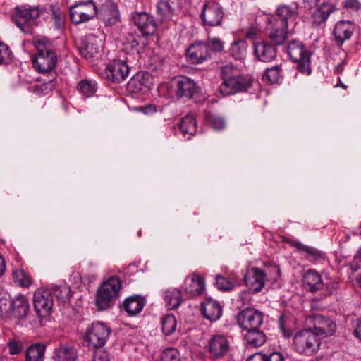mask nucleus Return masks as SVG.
<instances>
[{"mask_svg":"<svg viewBox=\"0 0 361 361\" xmlns=\"http://www.w3.org/2000/svg\"><path fill=\"white\" fill-rule=\"evenodd\" d=\"M320 0H303L304 4H306L305 7L311 8L314 6L317 5Z\"/></svg>","mask_w":361,"mask_h":361,"instance_id":"e2e57ef3","label":"nucleus"},{"mask_svg":"<svg viewBox=\"0 0 361 361\" xmlns=\"http://www.w3.org/2000/svg\"><path fill=\"white\" fill-rule=\"evenodd\" d=\"M255 36L256 32L252 30H248L245 34V37L248 39H253L255 37Z\"/></svg>","mask_w":361,"mask_h":361,"instance_id":"338daca9","label":"nucleus"},{"mask_svg":"<svg viewBox=\"0 0 361 361\" xmlns=\"http://www.w3.org/2000/svg\"><path fill=\"white\" fill-rule=\"evenodd\" d=\"M151 80L152 77L147 72H138L128 82L127 90L135 94L145 92L152 84Z\"/></svg>","mask_w":361,"mask_h":361,"instance_id":"aec40b11","label":"nucleus"},{"mask_svg":"<svg viewBox=\"0 0 361 361\" xmlns=\"http://www.w3.org/2000/svg\"><path fill=\"white\" fill-rule=\"evenodd\" d=\"M336 9V6L333 4L323 2L312 15L313 23L320 25L324 23L329 15L334 12Z\"/></svg>","mask_w":361,"mask_h":361,"instance_id":"c756f323","label":"nucleus"},{"mask_svg":"<svg viewBox=\"0 0 361 361\" xmlns=\"http://www.w3.org/2000/svg\"><path fill=\"white\" fill-rule=\"evenodd\" d=\"M51 293V298H56L58 300L62 302H66L69 300L71 295L70 287L63 286H55L52 288L51 290H49Z\"/></svg>","mask_w":361,"mask_h":361,"instance_id":"58836bf2","label":"nucleus"},{"mask_svg":"<svg viewBox=\"0 0 361 361\" xmlns=\"http://www.w3.org/2000/svg\"><path fill=\"white\" fill-rule=\"evenodd\" d=\"M290 245L296 247L298 250L306 253V259L313 262H320L325 259V254L318 249L305 245L300 242L293 241Z\"/></svg>","mask_w":361,"mask_h":361,"instance_id":"c85d7f7f","label":"nucleus"},{"mask_svg":"<svg viewBox=\"0 0 361 361\" xmlns=\"http://www.w3.org/2000/svg\"><path fill=\"white\" fill-rule=\"evenodd\" d=\"M265 357H267L266 353L259 352L250 355L246 361H266Z\"/></svg>","mask_w":361,"mask_h":361,"instance_id":"bf43d9fd","label":"nucleus"},{"mask_svg":"<svg viewBox=\"0 0 361 361\" xmlns=\"http://www.w3.org/2000/svg\"><path fill=\"white\" fill-rule=\"evenodd\" d=\"M314 328L318 337L319 335L331 336L336 329L335 323L328 317L318 314L314 317Z\"/></svg>","mask_w":361,"mask_h":361,"instance_id":"b1692460","label":"nucleus"},{"mask_svg":"<svg viewBox=\"0 0 361 361\" xmlns=\"http://www.w3.org/2000/svg\"><path fill=\"white\" fill-rule=\"evenodd\" d=\"M132 20L145 36L153 35L157 30V24L152 16L146 12H137L133 15Z\"/></svg>","mask_w":361,"mask_h":361,"instance_id":"6ab92c4d","label":"nucleus"},{"mask_svg":"<svg viewBox=\"0 0 361 361\" xmlns=\"http://www.w3.org/2000/svg\"><path fill=\"white\" fill-rule=\"evenodd\" d=\"M53 307L51 293L49 290L35 292L34 294V307L36 313L40 317L49 316Z\"/></svg>","mask_w":361,"mask_h":361,"instance_id":"9b49d317","label":"nucleus"},{"mask_svg":"<svg viewBox=\"0 0 361 361\" xmlns=\"http://www.w3.org/2000/svg\"><path fill=\"white\" fill-rule=\"evenodd\" d=\"M29 310L30 305L24 295H18L10 302V316L16 319L20 320L25 318Z\"/></svg>","mask_w":361,"mask_h":361,"instance_id":"4be33fe9","label":"nucleus"},{"mask_svg":"<svg viewBox=\"0 0 361 361\" xmlns=\"http://www.w3.org/2000/svg\"><path fill=\"white\" fill-rule=\"evenodd\" d=\"M354 335L361 341V319H357V325L354 330Z\"/></svg>","mask_w":361,"mask_h":361,"instance_id":"680f3d73","label":"nucleus"},{"mask_svg":"<svg viewBox=\"0 0 361 361\" xmlns=\"http://www.w3.org/2000/svg\"><path fill=\"white\" fill-rule=\"evenodd\" d=\"M160 361H180L179 352L173 348H166L162 352Z\"/></svg>","mask_w":361,"mask_h":361,"instance_id":"49530a36","label":"nucleus"},{"mask_svg":"<svg viewBox=\"0 0 361 361\" xmlns=\"http://www.w3.org/2000/svg\"><path fill=\"white\" fill-rule=\"evenodd\" d=\"M110 333V329L103 322H94L85 335L87 345L94 348L103 347Z\"/></svg>","mask_w":361,"mask_h":361,"instance_id":"6e6552de","label":"nucleus"},{"mask_svg":"<svg viewBox=\"0 0 361 361\" xmlns=\"http://www.w3.org/2000/svg\"><path fill=\"white\" fill-rule=\"evenodd\" d=\"M345 64V62H344V61H343V62H341L340 64H338V66H336L335 67L334 72H335L336 73H337V74H340V73H341L343 72V67H344Z\"/></svg>","mask_w":361,"mask_h":361,"instance_id":"69168bd1","label":"nucleus"},{"mask_svg":"<svg viewBox=\"0 0 361 361\" xmlns=\"http://www.w3.org/2000/svg\"><path fill=\"white\" fill-rule=\"evenodd\" d=\"M46 345L43 343H35L26 350L25 361H44Z\"/></svg>","mask_w":361,"mask_h":361,"instance_id":"f704fd0d","label":"nucleus"},{"mask_svg":"<svg viewBox=\"0 0 361 361\" xmlns=\"http://www.w3.org/2000/svg\"><path fill=\"white\" fill-rule=\"evenodd\" d=\"M11 302L12 300H8L6 298H0V312L2 314H10V302Z\"/></svg>","mask_w":361,"mask_h":361,"instance_id":"13d9d810","label":"nucleus"},{"mask_svg":"<svg viewBox=\"0 0 361 361\" xmlns=\"http://www.w3.org/2000/svg\"><path fill=\"white\" fill-rule=\"evenodd\" d=\"M287 53L293 62L297 63V69L302 73H311V54L303 43L298 40H292L287 47Z\"/></svg>","mask_w":361,"mask_h":361,"instance_id":"423d86ee","label":"nucleus"},{"mask_svg":"<svg viewBox=\"0 0 361 361\" xmlns=\"http://www.w3.org/2000/svg\"><path fill=\"white\" fill-rule=\"evenodd\" d=\"M279 327L286 338H290L292 336V331L286 326V318L283 314L280 315L279 318Z\"/></svg>","mask_w":361,"mask_h":361,"instance_id":"5fc2aeb1","label":"nucleus"},{"mask_svg":"<svg viewBox=\"0 0 361 361\" xmlns=\"http://www.w3.org/2000/svg\"><path fill=\"white\" fill-rule=\"evenodd\" d=\"M34 67L39 73L51 72L57 61V55L54 50L37 52L32 59Z\"/></svg>","mask_w":361,"mask_h":361,"instance_id":"ddd939ff","label":"nucleus"},{"mask_svg":"<svg viewBox=\"0 0 361 361\" xmlns=\"http://www.w3.org/2000/svg\"><path fill=\"white\" fill-rule=\"evenodd\" d=\"M265 276L264 270L254 267L249 274L244 276L245 283L253 293L259 292L264 286Z\"/></svg>","mask_w":361,"mask_h":361,"instance_id":"412c9836","label":"nucleus"},{"mask_svg":"<svg viewBox=\"0 0 361 361\" xmlns=\"http://www.w3.org/2000/svg\"><path fill=\"white\" fill-rule=\"evenodd\" d=\"M185 290L191 296L200 295L204 288V279L197 274H192L185 280Z\"/></svg>","mask_w":361,"mask_h":361,"instance_id":"bb28decb","label":"nucleus"},{"mask_svg":"<svg viewBox=\"0 0 361 361\" xmlns=\"http://www.w3.org/2000/svg\"><path fill=\"white\" fill-rule=\"evenodd\" d=\"M145 302V298L140 295L130 296L124 300L123 308L129 316H135L141 312Z\"/></svg>","mask_w":361,"mask_h":361,"instance_id":"cd10ccee","label":"nucleus"},{"mask_svg":"<svg viewBox=\"0 0 361 361\" xmlns=\"http://www.w3.org/2000/svg\"><path fill=\"white\" fill-rule=\"evenodd\" d=\"M99 15L106 26L114 25L120 21L118 6L111 0H106L102 4Z\"/></svg>","mask_w":361,"mask_h":361,"instance_id":"a211bd4d","label":"nucleus"},{"mask_svg":"<svg viewBox=\"0 0 361 361\" xmlns=\"http://www.w3.org/2000/svg\"><path fill=\"white\" fill-rule=\"evenodd\" d=\"M207 348L212 359H222L229 351L230 343L225 336L216 334L211 337Z\"/></svg>","mask_w":361,"mask_h":361,"instance_id":"9d476101","label":"nucleus"},{"mask_svg":"<svg viewBox=\"0 0 361 361\" xmlns=\"http://www.w3.org/2000/svg\"><path fill=\"white\" fill-rule=\"evenodd\" d=\"M204 43L208 44L209 51L212 50L215 52L221 51L224 49V42L217 37H209Z\"/></svg>","mask_w":361,"mask_h":361,"instance_id":"09e8293b","label":"nucleus"},{"mask_svg":"<svg viewBox=\"0 0 361 361\" xmlns=\"http://www.w3.org/2000/svg\"><path fill=\"white\" fill-rule=\"evenodd\" d=\"M201 312L207 319L215 322L221 316L222 309L219 302L212 298H207L201 304Z\"/></svg>","mask_w":361,"mask_h":361,"instance_id":"393cba45","label":"nucleus"},{"mask_svg":"<svg viewBox=\"0 0 361 361\" xmlns=\"http://www.w3.org/2000/svg\"><path fill=\"white\" fill-rule=\"evenodd\" d=\"M176 319L172 314H166L161 317L162 331L166 335L172 334L176 328Z\"/></svg>","mask_w":361,"mask_h":361,"instance_id":"ea45409f","label":"nucleus"},{"mask_svg":"<svg viewBox=\"0 0 361 361\" xmlns=\"http://www.w3.org/2000/svg\"><path fill=\"white\" fill-rule=\"evenodd\" d=\"M355 24L350 20L338 22L334 30L336 42L341 45L345 41L350 39L355 31Z\"/></svg>","mask_w":361,"mask_h":361,"instance_id":"5701e85b","label":"nucleus"},{"mask_svg":"<svg viewBox=\"0 0 361 361\" xmlns=\"http://www.w3.org/2000/svg\"><path fill=\"white\" fill-rule=\"evenodd\" d=\"M186 56L191 63H202L210 58L208 44L204 42H197L191 44L186 51Z\"/></svg>","mask_w":361,"mask_h":361,"instance_id":"dca6fc26","label":"nucleus"},{"mask_svg":"<svg viewBox=\"0 0 361 361\" xmlns=\"http://www.w3.org/2000/svg\"><path fill=\"white\" fill-rule=\"evenodd\" d=\"M277 45L272 40L271 42L267 41L257 42L253 44L254 54L262 62H271L276 58V46Z\"/></svg>","mask_w":361,"mask_h":361,"instance_id":"2eb2a0df","label":"nucleus"},{"mask_svg":"<svg viewBox=\"0 0 361 361\" xmlns=\"http://www.w3.org/2000/svg\"><path fill=\"white\" fill-rule=\"evenodd\" d=\"M265 359L266 361H284L285 360L283 354L276 351L267 354Z\"/></svg>","mask_w":361,"mask_h":361,"instance_id":"4d7b16f0","label":"nucleus"},{"mask_svg":"<svg viewBox=\"0 0 361 361\" xmlns=\"http://www.w3.org/2000/svg\"><path fill=\"white\" fill-rule=\"evenodd\" d=\"M121 288L118 277L113 276L102 283L97 290L96 305L99 310H106L114 305Z\"/></svg>","mask_w":361,"mask_h":361,"instance_id":"20e7f679","label":"nucleus"},{"mask_svg":"<svg viewBox=\"0 0 361 361\" xmlns=\"http://www.w3.org/2000/svg\"><path fill=\"white\" fill-rule=\"evenodd\" d=\"M12 16L13 23L25 34L32 35L37 25V19L44 12L43 7L21 6L16 8Z\"/></svg>","mask_w":361,"mask_h":361,"instance_id":"7ed1b4c3","label":"nucleus"},{"mask_svg":"<svg viewBox=\"0 0 361 361\" xmlns=\"http://www.w3.org/2000/svg\"><path fill=\"white\" fill-rule=\"evenodd\" d=\"M11 54L8 46L0 43V65L8 63L11 59Z\"/></svg>","mask_w":361,"mask_h":361,"instance_id":"3c124183","label":"nucleus"},{"mask_svg":"<svg viewBox=\"0 0 361 361\" xmlns=\"http://www.w3.org/2000/svg\"><path fill=\"white\" fill-rule=\"evenodd\" d=\"M298 15L296 4L278 6L275 15L268 19L267 31L271 40L276 44H284L297 24Z\"/></svg>","mask_w":361,"mask_h":361,"instance_id":"f257e3e1","label":"nucleus"},{"mask_svg":"<svg viewBox=\"0 0 361 361\" xmlns=\"http://www.w3.org/2000/svg\"><path fill=\"white\" fill-rule=\"evenodd\" d=\"M176 95L184 101L192 98L197 92V84L190 78L185 76L178 77L176 83Z\"/></svg>","mask_w":361,"mask_h":361,"instance_id":"f3484780","label":"nucleus"},{"mask_svg":"<svg viewBox=\"0 0 361 361\" xmlns=\"http://www.w3.org/2000/svg\"><path fill=\"white\" fill-rule=\"evenodd\" d=\"M336 87H341L342 88H343L344 90H346L347 89V85H345V84H343L341 80V78H338V82H337V84L336 85Z\"/></svg>","mask_w":361,"mask_h":361,"instance_id":"774afa93","label":"nucleus"},{"mask_svg":"<svg viewBox=\"0 0 361 361\" xmlns=\"http://www.w3.org/2000/svg\"><path fill=\"white\" fill-rule=\"evenodd\" d=\"M204 118L206 122L214 130H220L225 127L226 123L224 119L211 111H206Z\"/></svg>","mask_w":361,"mask_h":361,"instance_id":"a19ab883","label":"nucleus"},{"mask_svg":"<svg viewBox=\"0 0 361 361\" xmlns=\"http://www.w3.org/2000/svg\"><path fill=\"white\" fill-rule=\"evenodd\" d=\"M178 126L184 136L188 135V139H190L197 132V123L192 115L185 116L178 124Z\"/></svg>","mask_w":361,"mask_h":361,"instance_id":"4c0bfd02","label":"nucleus"},{"mask_svg":"<svg viewBox=\"0 0 361 361\" xmlns=\"http://www.w3.org/2000/svg\"><path fill=\"white\" fill-rule=\"evenodd\" d=\"M93 361H109V355L103 347L94 348Z\"/></svg>","mask_w":361,"mask_h":361,"instance_id":"603ef678","label":"nucleus"},{"mask_svg":"<svg viewBox=\"0 0 361 361\" xmlns=\"http://www.w3.org/2000/svg\"><path fill=\"white\" fill-rule=\"evenodd\" d=\"M343 6L345 8L358 11L361 8V4L357 0H345L343 3Z\"/></svg>","mask_w":361,"mask_h":361,"instance_id":"6e6d98bb","label":"nucleus"},{"mask_svg":"<svg viewBox=\"0 0 361 361\" xmlns=\"http://www.w3.org/2000/svg\"><path fill=\"white\" fill-rule=\"evenodd\" d=\"M78 49L80 54L87 60L92 59L99 52L97 39L94 36L83 39Z\"/></svg>","mask_w":361,"mask_h":361,"instance_id":"a878e982","label":"nucleus"},{"mask_svg":"<svg viewBox=\"0 0 361 361\" xmlns=\"http://www.w3.org/2000/svg\"><path fill=\"white\" fill-rule=\"evenodd\" d=\"M282 78V64H279L267 68L262 75V80L269 84H275L279 82Z\"/></svg>","mask_w":361,"mask_h":361,"instance_id":"e433bc0d","label":"nucleus"},{"mask_svg":"<svg viewBox=\"0 0 361 361\" xmlns=\"http://www.w3.org/2000/svg\"><path fill=\"white\" fill-rule=\"evenodd\" d=\"M70 19L74 24H81L93 19L98 9L92 0L75 2L69 7Z\"/></svg>","mask_w":361,"mask_h":361,"instance_id":"0eeeda50","label":"nucleus"},{"mask_svg":"<svg viewBox=\"0 0 361 361\" xmlns=\"http://www.w3.org/2000/svg\"><path fill=\"white\" fill-rule=\"evenodd\" d=\"M304 283L311 292H316L323 288L321 276L314 270H308L304 276Z\"/></svg>","mask_w":361,"mask_h":361,"instance_id":"72a5a7b5","label":"nucleus"},{"mask_svg":"<svg viewBox=\"0 0 361 361\" xmlns=\"http://www.w3.org/2000/svg\"><path fill=\"white\" fill-rule=\"evenodd\" d=\"M263 313L255 308L247 307L237 315L238 325L243 331L259 328L263 323Z\"/></svg>","mask_w":361,"mask_h":361,"instance_id":"1a4fd4ad","label":"nucleus"},{"mask_svg":"<svg viewBox=\"0 0 361 361\" xmlns=\"http://www.w3.org/2000/svg\"><path fill=\"white\" fill-rule=\"evenodd\" d=\"M13 278L15 282L23 287H28L32 282L30 277L23 270L15 271Z\"/></svg>","mask_w":361,"mask_h":361,"instance_id":"c03bdc74","label":"nucleus"},{"mask_svg":"<svg viewBox=\"0 0 361 361\" xmlns=\"http://www.w3.org/2000/svg\"><path fill=\"white\" fill-rule=\"evenodd\" d=\"M359 269H361V248L358 255L354 259V270L357 271Z\"/></svg>","mask_w":361,"mask_h":361,"instance_id":"052dcab7","label":"nucleus"},{"mask_svg":"<svg viewBox=\"0 0 361 361\" xmlns=\"http://www.w3.org/2000/svg\"><path fill=\"white\" fill-rule=\"evenodd\" d=\"M129 67L123 60H114L106 66L105 74L109 80L119 83L128 77Z\"/></svg>","mask_w":361,"mask_h":361,"instance_id":"4468645a","label":"nucleus"},{"mask_svg":"<svg viewBox=\"0 0 361 361\" xmlns=\"http://www.w3.org/2000/svg\"><path fill=\"white\" fill-rule=\"evenodd\" d=\"M9 353L11 355L18 354L23 350V344L20 341L13 339L10 340L7 344Z\"/></svg>","mask_w":361,"mask_h":361,"instance_id":"864d4df0","label":"nucleus"},{"mask_svg":"<svg viewBox=\"0 0 361 361\" xmlns=\"http://www.w3.org/2000/svg\"><path fill=\"white\" fill-rule=\"evenodd\" d=\"M78 90L85 97H91L97 90L96 83L92 81L82 80L78 85Z\"/></svg>","mask_w":361,"mask_h":361,"instance_id":"37998d69","label":"nucleus"},{"mask_svg":"<svg viewBox=\"0 0 361 361\" xmlns=\"http://www.w3.org/2000/svg\"><path fill=\"white\" fill-rule=\"evenodd\" d=\"M216 285L217 288L221 290H231L235 287L233 282L221 275L216 276Z\"/></svg>","mask_w":361,"mask_h":361,"instance_id":"de8ad7c7","label":"nucleus"},{"mask_svg":"<svg viewBox=\"0 0 361 361\" xmlns=\"http://www.w3.org/2000/svg\"><path fill=\"white\" fill-rule=\"evenodd\" d=\"M157 10L161 20L170 18L173 13V8L168 1H159L157 5Z\"/></svg>","mask_w":361,"mask_h":361,"instance_id":"79ce46f5","label":"nucleus"},{"mask_svg":"<svg viewBox=\"0 0 361 361\" xmlns=\"http://www.w3.org/2000/svg\"><path fill=\"white\" fill-rule=\"evenodd\" d=\"M321 341L310 329L299 331L293 338V347L300 354L312 355L319 349Z\"/></svg>","mask_w":361,"mask_h":361,"instance_id":"39448f33","label":"nucleus"},{"mask_svg":"<svg viewBox=\"0 0 361 361\" xmlns=\"http://www.w3.org/2000/svg\"><path fill=\"white\" fill-rule=\"evenodd\" d=\"M248 44L245 39L233 41L229 48V55L235 60L243 61L247 54Z\"/></svg>","mask_w":361,"mask_h":361,"instance_id":"473e14b6","label":"nucleus"},{"mask_svg":"<svg viewBox=\"0 0 361 361\" xmlns=\"http://www.w3.org/2000/svg\"><path fill=\"white\" fill-rule=\"evenodd\" d=\"M51 8L55 27L56 29L59 30L64 26L65 14L61 11L59 8H56L53 6H51Z\"/></svg>","mask_w":361,"mask_h":361,"instance_id":"a18cd8bd","label":"nucleus"},{"mask_svg":"<svg viewBox=\"0 0 361 361\" xmlns=\"http://www.w3.org/2000/svg\"><path fill=\"white\" fill-rule=\"evenodd\" d=\"M54 361H76L78 355L76 350L69 345H61L55 349Z\"/></svg>","mask_w":361,"mask_h":361,"instance_id":"2f4dec72","label":"nucleus"},{"mask_svg":"<svg viewBox=\"0 0 361 361\" xmlns=\"http://www.w3.org/2000/svg\"><path fill=\"white\" fill-rule=\"evenodd\" d=\"M222 82L219 92L223 96H229L246 92L252 85V78L243 75L232 63L221 67Z\"/></svg>","mask_w":361,"mask_h":361,"instance_id":"f03ea898","label":"nucleus"},{"mask_svg":"<svg viewBox=\"0 0 361 361\" xmlns=\"http://www.w3.org/2000/svg\"><path fill=\"white\" fill-rule=\"evenodd\" d=\"M164 299L169 310L178 308L183 302L182 293L176 288L167 290L164 293Z\"/></svg>","mask_w":361,"mask_h":361,"instance_id":"c9c22d12","label":"nucleus"},{"mask_svg":"<svg viewBox=\"0 0 361 361\" xmlns=\"http://www.w3.org/2000/svg\"><path fill=\"white\" fill-rule=\"evenodd\" d=\"M5 269H6V263H5V261L4 259V258L2 257L1 255H0V276H1L4 271H5Z\"/></svg>","mask_w":361,"mask_h":361,"instance_id":"0e129e2a","label":"nucleus"},{"mask_svg":"<svg viewBox=\"0 0 361 361\" xmlns=\"http://www.w3.org/2000/svg\"><path fill=\"white\" fill-rule=\"evenodd\" d=\"M224 15L221 6L215 1H210L204 6L201 17L205 24L214 27L221 25Z\"/></svg>","mask_w":361,"mask_h":361,"instance_id":"f8f14e48","label":"nucleus"},{"mask_svg":"<svg viewBox=\"0 0 361 361\" xmlns=\"http://www.w3.org/2000/svg\"><path fill=\"white\" fill-rule=\"evenodd\" d=\"M35 46L36 49H37V52H43V51H46L54 50L51 48V44L50 41L45 37L37 39L35 42Z\"/></svg>","mask_w":361,"mask_h":361,"instance_id":"8fccbe9b","label":"nucleus"},{"mask_svg":"<svg viewBox=\"0 0 361 361\" xmlns=\"http://www.w3.org/2000/svg\"><path fill=\"white\" fill-rule=\"evenodd\" d=\"M243 338L246 341L247 345L252 347H259L266 342L265 334L259 329H247L243 331Z\"/></svg>","mask_w":361,"mask_h":361,"instance_id":"7c9ffc66","label":"nucleus"}]
</instances>
